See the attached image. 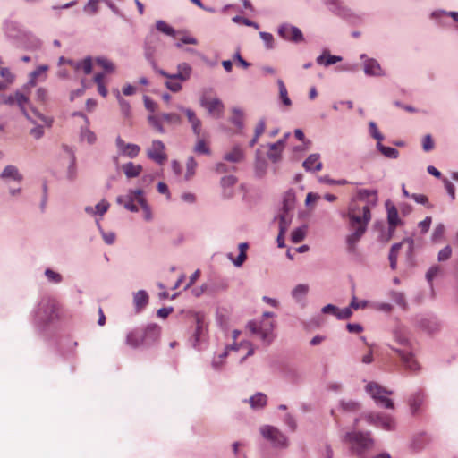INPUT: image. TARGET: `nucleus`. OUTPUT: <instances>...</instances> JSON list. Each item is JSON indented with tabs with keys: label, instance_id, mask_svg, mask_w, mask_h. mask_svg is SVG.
Segmentation results:
<instances>
[{
	"label": "nucleus",
	"instance_id": "1",
	"mask_svg": "<svg viewBox=\"0 0 458 458\" xmlns=\"http://www.w3.org/2000/svg\"><path fill=\"white\" fill-rule=\"evenodd\" d=\"M60 318L59 303L50 295L40 296L30 312L33 327L40 334L48 331Z\"/></svg>",
	"mask_w": 458,
	"mask_h": 458
},
{
	"label": "nucleus",
	"instance_id": "2",
	"mask_svg": "<svg viewBox=\"0 0 458 458\" xmlns=\"http://www.w3.org/2000/svg\"><path fill=\"white\" fill-rule=\"evenodd\" d=\"M392 334L394 342L399 344V347L390 345L391 350L398 354L406 370L418 374L421 369V366L414 356L408 327L398 323L394 327Z\"/></svg>",
	"mask_w": 458,
	"mask_h": 458
},
{
	"label": "nucleus",
	"instance_id": "3",
	"mask_svg": "<svg viewBox=\"0 0 458 458\" xmlns=\"http://www.w3.org/2000/svg\"><path fill=\"white\" fill-rule=\"evenodd\" d=\"M349 218L350 228L352 230L345 238L347 245V251L349 253H355L357 244L367 231L368 224L371 220V212L369 206L362 208V216L355 215L350 211L347 215Z\"/></svg>",
	"mask_w": 458,
	"mask_h": 458
},
{
	"label": "nucleus",
	"instance_id": "4",
	"mask_svg": "<svg viewBox=\"0 0 458 458\" xmlns=\"http://www.w3.org/2000/svg\"><path fill=\"white\" fill-rule=\"evenodd\" d=\"M161 333V327L157 324H148L144 328H135L126 336V344L132 348L150 347L154 345Z\"/></svg>",
	"mask_w": 458,
	"mask_h": 458
},
{
	"label": "nucleus",
	"instance_id": "5",
	"mask_svg": "<svg viewBox=\"0 0 458 458\" xmlns=\"http://www.w3.org/2000/svg\"><path fill=\"white\" fill-rule=\"evenodd\" d=\"M343 441L349 445L352 454L359 458H365L374 446V439L369 432H361L355 429L346 432Z\"/></svg>",
	"mask_w": 458,
	"mask_h": 458
},
{
	"label": "nucleus",
	"instance_id": "6",
	"mask_svg": "<svg viewBox=\"0 0 458 458\" xmlns=\"http://www.w3.org/2000/svg\"><path fill=\"white\" fill-rule=\"evenodd\" d=\"M365 391L371 396L377 406L386 409H394V402L387 397V395H391L393 394V391L382 387L375 382H369L367 384Z\"/></svg>",
	"mask_w": 458,
	"mask_h": 458
},
{
	"label": "nucleus",
	"instance_id": "7",
	"mask_svg": "<svg viewBox=\"0 0 458 458\" xmlns=\"http://www.w3.org/2000/svg\"><path fill=\"white\" fill-rule=\"evenodd\" d=\"M364 419L369 425L382 428L386 430H394L395 428V421L394 418L384 413L369 412L360 417H356L353 422V428H355L360 420Z\"/></svg>",
	"mask_w": 458,
	"mask_h": 458
},
{
	"label": "nucleus",
	"instance_id": "8",
	"mask_svg": "<svg viewBox=\"0 0 458 458\" xmlns=\"http://www.w3.org/2000/svg\"><path fill=\"white\" fill-rule=\"evenodd\" d=\"M261 436L269 441L275 448L284 449L289 445L286 435L279 428L270 425H264L259 428Z\"/></svg>",
	"mask_w": 458,
	"mask_h": 458
},
{
	"label": "nucleus",
	"instance_id": "9",
	"mask_svg": "<svg viewBox=\"0 0 458 458\" xmlns=\"http://www.w3.org/2000/svg\"><path fill=\"white\" fill-rule=\"evenodd\" d=\"M159 41V37L154 31L151 30L146 36L143 42L144 57L156 72H157L158 70L160 69L158 68L157 62L156 60V55Z\"/></svg>",
	"mask_w": 458,
	"mask_h": 458
},
{
	"label": "nucleus",
	"instance_id": "10",
	"mask_svg": "<svg viewBox=\"0 0 458 458\" xmlns=\"http://www.w3.org/2000/svg\"><path fill=\"white\" fill-rule=\"evenodd\" d=\"M275 323L273 321H250L247 328L254 335H257L265 344H270L274 339L273 331Z\"/></svg>",
	"mask_w": 458,
	"mask_h": 458
},
{
	"label": "nucleus",
	"instance_id": "11",
	"mask_svg": "<svg viewBox=\"0 0 458 458\" xmlns=\"http://www.w3.org/2000/svg\"><path fill=\"white\" fill-rule=\"evenodd\" d=\"M30 102L28 97L19 90H16L14 95H5L3 93L0 105L14 106L17 105L22 114L30 122L35 123L31 115L29 114L26 105Z\"/></svg>",
	"mask_w": 458,
	"mask_h": 458
},
{
	"label": "nucleus",
	"instance_id": "12",
	"mask_svg": "<svg viewBox=\"0 0 458 458\" xmlns=\"http://www.w3.org/2000/svg\"><path fill=\"white\" fill-rule=\"evenodd\" d=\"M190 342L191 346L198 351L206 349L208 345V328L204 320L199 316L196 318V327Z\"/></svg>",
	"mask_w": 458,
	"mask_h": 458
},
{
	"label": "nucleus",
	"instance_id": "13",
	"mask_svg": "<svg viewBox=\"0 0 458 458\" xmlns=\"http://www.w3.org/2000/svg\"><path fill=\"white\" fill-rule=\"evenodd\" d=\"M413 323L420 330L428 334H433L440 328L437 318L431 313L416 315L413 318Z\"/></svg>",
	"mask_w": 458,
	"mask_h": 458
},
{
	"label": "nucleus",
	"instance_id": "14",
	"mask_svg": "<svg viewBox=\"0 0 458 458\" xmlns=\"http://www.w3.org/2000/svg\"><path fill=\"white\" fill-rule=\"evenodd\" d=\"M360 59L362 61L363 72L368 77H384L386 72L375 58L369 57L366 54H360Z\"/></svg>",
	"mask_w": 458,
	"mask_h": 458
},
{
	"label": "nucleus",
	"instance_id": "15",
	"mask_svg": "<svg viewBox=\"0 0 458 458\" xmlns=\"http://www.w3.org/2000/svg\"><path fill=\"white\" fill-rule=\"evenodd\" d=\"M143 197V191L141 189L129 190L126 195H120L116 198V202L131 211L138 212L139 208L135 202L138 203V199Z\"/></svg>",
	"mask_w": 458,
	"mask_h": 458
},
{
	"label": "nucleus",
	"instance_id": "16",
	"mask_svg": "<svg viewBox=\"0 0 458 458\" xmlns=\"http://www.w3.org/2000/svg\"><path fill=\"white\" fill-rule=\"evenodd\" d=\"M278 34L284 40L292 41L296 44L304 41L301 30L298 27L288 23H284L279 26Z\"/></svg>",
	"mask_w": 458,
	"mask_h": 458
},
{
	"label": "nucleus",
	"instance_id": "17",
	"mask_svg": "<svg viewBox=\"0 0 458 458\" xmlns=\"http://www.w3.org/2000/svg\"><path fill=\"white\" fill-rule=\"evenodd\" d=\"M191 66L188 63H181L177 65V72L175 73H169L163 69H159L157 73L168 80L186 81L191 78Z\"/></svg>",
	"mask_w": 458,
	"mask_h": 458
},
{
	"label": "nucleus",
	"instance_id": "18",
	"mask_svg": "<svg viewBox=\"0 0 458 458\" xmlns=\"http://www.w3.org/2000/svg\"><path fill=\"white\" fill-rule=\"evenodd\" d=\"M147 156L157 165H163L167 159L165 144L159 140H154L147 150Z\"/></svg>",
	"mask_w": 458,
	"mask_h": 458
},
{
	"label": "nucleus",
	"instance_id": "19",
	"mask_svg": "<svg viewBox=\"0 0 458 458\" xmlns=\"http://www.w3.org/2000/svg\"><path fill=\"white\" fill-rule=\"evenodd\" d=\"M199 104L202 107L207 109L210 115H213L216 118H220L222 116L225 106L219 98H215L213 99H208L205 95H203L199 99Z\"/></svg>",
	"mask_w": 458,
	"mask_h": 458
},
{
	"label": "nucleus",
	"instance_id": "20",
	"mask_svg": "<svg viewBox=\"0 0 458 458\" xmlns=\"http://www.w3.org/2000/svg\"><path fill=\"white\" fill-rule=\"evenodd\" d=\"M177 108H178V110H180L186 115L187 120H188L189 123L191 124L193 134L197 138L201 136L202 123H201L200 119L198 118V116L196 115V113L192 109L184 107L182 106H178Z\"/></svg>",
	"mask_w": 458,
	"mask_h": 458
},
{
	"label": "nucleus",
	"instance_id": "21",
	"mask_svg": "<svg viewBox=\"0 0 458 458\" xmlns=\"http://www.w3.org/2000/svg\"><path fill=\"white\" fill-rule=\"evenodd\" d=\"M426 400V394L422 390L412 393L408 399V405L413 416L421 412L422 405Z\"/></svg>",
	"mask_w": 458,
	"mask_h": 458
},
{
	"label": "nucleus",
	"instance_id": "22",
	"mask_svg": "<svg viewBox=\"0 0 458 458\" xmlns=\"http://www.w3.org/2000/svg\"><path fill=\"white\" fill-rule=\"evenodd\" d=\"M290 133H286L282 139L278 140L274 143H269V152L267 153V157L273 163H277L280 161L282 157V151L284 146L285 144L286 139L289 137Z\"/></svg>",
	"mask_w": 458,
	"mask_h": 458
},
{
	"label": "nucleus",
	"instance_id": "23",
	"mask_svg": "<svg viewBox=\"0 0 458 458\" xmlns=\"http://www.w3.org/2000/svg\"><path fill=\"white\" fill-rule=\"evenodd\" d=\"M360 410V404L357 401L352 399H342L339 401V405L336 410H331V414L336 418L335 411H340L344 413L355 414ZM337 419H335L336 420Z\"/></svg>",
	"mask_w": 458,
	"mask_h": 458
},
{
	"label": "nucleus",
	"instance_id": "24",
	"mask_svg": "<svg viewBox=\"0 0 458 458\" xmlns=\"http://www.w3.org/2000/svg\"><path fill=\"white\" fill-rule=\"evenodd\" d=\"M385 205L387 212L389 231L390 233H393L396 229L397 225L401 224V220L398 216V209L391 200H386Z\"/></svg>",
	"mask_w": 458,
	"mask_h": 458
},
{
	"label": "nucleus",
	"instance_id": "25",
	"mask_svg": "<svg viewBox=\"0 0 458 458\" xmlns=\"http://www.w3.org/2000/svg\"><path fill=\"white\" fill-rule=\"evenodd\" d=\"M309 292V285L305 284H297L291 292L292 298L301 308L306 306L305 298Z\"/></svg>",
	"mask_w": 458,
	"mask_h": 458
},
{
	"label": "nucleus",
	"instance_id": "26",
	"mask_svg": "<svg viewBox=\"0 0 458 458\" xmlns=\"http://www.w3.org/2000/svg\"><path fill=\"white\" fill-rule=\"evenodd\" d=\"M149 301V296L145 290H139L133 293V305L137 313L141 312Z\"/></svg>",
	"mask_w": 458,
	"mask_h": 458
},
{
	"label": "nucleus",
	"instance_id": "27",
	"mask_svg": "<svg viewBox=\"0 0 458 458\" xmlns=\"http://www.w3.org/2000/svg\"><path fill=\"white\" fill-rule=\"evenodd\" d=\"M244 403H249L251 409L257 411L263 409L267 403V396L262 392H257L251 395L248 400H243Z\"/></svg>",
	"mask_w": 458,
	"mask_h": 458
},
{
	"label": "nucleus",
	"instance_id": "28",
	"mask_svg": "<svg viewBox=\"0 0 458 458\" xmlns=\"http://www.w3.org/2000/svg\"><path fill=\"white\" fill-rule=\"evenodd\" d=\"M319 154H310L302 164L303 168L307 172H317L322 169V163L319 161Z\"/></svg>",
	"mask_w": 458,
	"mask_h": 458
},
{
	"label": "nucleus",
	"instance_id": "29",
	"mask_svg": "<svg viewBox=\"0 0 458 458\" xmlns=\"http://www.w3.org/2000/svg\"><path fill=\"white\" fill-rule=\"evenodd\" d=\"M327 9L339 17H345L348 14V9L342 5L339 0H322Z\"/></svg>",
	"mask_w": 458,
	"mask_h": 458
},
{
	"label": "nucleus",
	"instance_id": "30",
	"mask_svg": "<svg viewBox=\"0 0 458 458\" xmlns=\"http://www.w3.org/2000/svg\"><path fill=\"white\" fill-rule=\"evenodd\" d=\"M342 59V56L331 55L327 49H325L323 53L316 58V63L318 65L327 67L341 62Z\"/></svg>",
	"mask_w": 458,
	"mask_h": 458
},
{
	"label": "nucleus",
	"instance_id": "31",
	"mask_svg": "<svg viewBox=\"0 0 458 458\" xmlns=\"http://www.w3.org/2000/svg\"><path fill=\"white\" fill-rule=\"evenodd\" d=\"M295 192L293 190H288L283 197V205L280 212L293 214L295 208Z\"/></svg>",
	"mask_w": 458,
	"mask_h": 458
},
{
	"label": "nucleus",
	"instance_id": "32",
	"mask_svg": "<svg viewBox=\"0 0 458 458\" xmlns=\"http://www.w3.org/2000/svg\"><path fill=\"white\" fill-rule=\"evenodd\" d=\"M0 178L4 180L12 179L15 182H21L23 176L15 165H8L4 168V170L0 174Z\"/></svg>",
	"mask_w": 458,
	"mask_h": 458
},
{
	"label": "nucleus",
	"instance_id": "33",
	"mask_svg": "<svg viewBox=\"0 0 458 458\" xmlns=\"http://www.w3.org/2000/svg\"><path fill=\"white\" fill-rule=\"evenodd\" d=\"M244 157V152L239 145L233 146L232 150L225 153L223 157L225 161L231 163H240L243 161Z\"/></svg>",
	"mask_w": 458,
	"mask_h": 458
},
{
	"label": "nucleus",
	"instance_id": "34",
	"mask_svg": "<svg viewBox=\"0 0 458 458\" xmlns=\"http://www.w3.org/2000/svg\"><path fill=\"white\" fill-rule=\"evenodd\" d=\"M125 176L129 179L138 177L143 170L141 165H136L132 162L125 163L122 165Z\"/></svg>",
	"mask_w": 458,
	"mask_h": 458
},
{
	"label": "nucleus",
	"instance_id": "35",
	"mask_svg": "<svg viewBox=\"0 0 458 458\" xmlns=\"http://www.w3.org/2000/svg\"><path fill=\"white\" fill-rule=\"evenodd\" d=\"M267 163L265 158L259 156V150L256 152L255 159V174L257 177L261 178L266 174Z\"/></svg>",
	"mask_w": 458,
	"mask_h": 458
},
{
	"label": "nucleus",
	"instance_id": "36",
	"mask_svg": "<svg viewBox=\"0 0 458 458\" xmlns=\"http://www.w3.org/2000/svg\"><path fill=\"white\" fill-rule=\"evenodd\" d=\"M44 276L47 282L50 284H59L64 281V276L59 272L50 267L45 269Z\"/></svg>",
	"mask_w": 458,
	"mask_h": 458
},
{
	"label": "nucleus",
	"instance_id": "37",
	"mask_svg": "<svg viewBox=\"0 0 458 458\" xmlns=\"http://www.w3.org/2000/svg\"><path fill=\"white\" fill-rule=\"evenodd\" d=\"M376 148L386 157L389 159H397L399 157V151L392 147H386L382 142H377Z\"/></svg>",
	"mask_w": 458,
	"mask_h": 458
},
{
	"label": "nucleus",
	"instance_id": "38",
	"mask_svg": "<svg viewBox=\"0 0 458 458\" xmlns=\"http://www.w3.org/2000/svg\"><path fill=\"white\" fill-rule=\"evenodd\" d=\"M48 69L47 65H39L37 67L34 71H32L29 75V81L26 84H24L23 89H29L31 87H34L36 85V80L37 78L44 72H46Z\"/></svg>",
	"mask_w": 458,
	"mask_h": 458
},
{
	"label": "nucleus",
	"instance_id": "39",
	"mask_svg": "<svg viewBox=\"0 0 458 458\" xmlns=\"http://www.w3.org/2000/svg\"><path fill=\"white\" fill-rule=\"evenodd\" d=\"M155 27L157 31H159L168 37L174 38L177 34V31L175 30V29L174 27H172L171 25H169L168 23H166L163 20L157 21Z\"/></svg>",
	"mask_w": 458,
	"mask_h": 458
},
{
	"label": "nucleus",
	"instance_id": "40",
	"mask_svg": "<svg viewBox=\"0 0 458 458\" xmlns=\"http://www.w3.org/2000/svg\"><path fill=\"white\" fill-rule=\"evenodd\" d=\"M388 296L403 310H408V303L403 293L397 291H390Z\"/></svg>",
	"mask_w": 458,
	"mask_h": 458
},
{
	"label": "nucleus",
	"instance_id": "41",
	"mask_svg": "<svg viewBox=\"0 0 458 458\" xmlns=\"http://www.w3.org/2000/svg\"><path fill=\"white\" fill-rule=\"evenodd\" d=\"M293 214L280 212L276 217L279 220V231L281 233H286L293 220Z\"/></svg>",
	"mask_w": 458,
	"mask_h": 458
},
{
	"label": "nucleus",
	"instance_id": "42",
	"mask_svg": "<svg viewBox=\"0 0 458 458\" xmlns=\"http://www.w3.org/2000/svg\"><path fill=\"white\" fill-rule=\"evenodd\" d=\"M442 272V269L441 267L438 266V265H433L431 266L426 275H425V277H426V280L431 289V291L433 292L434 291V288H433V280L435 279V277H437L440 273Z\"/></svg>",
	"mask_w": 458,
	"mask_h": 458
},
{
	"label": "nucleus",
	"instance_id": "43",
	"mask_svg": "<svg viewBox=\"0 0 458 458\" xmlns=\"http://www.w3.org/2000/svg\"><path fill=\"white\" fill-rule=\"evenodd\" d=\"M402 247V242L394 243L390 249L389 254H388V259L390 262V267L392 270L396 269L397 267V254L398 250Z\"/></svg>",
	"mask_w": 458,
	"mask_h": 458
},
{
	"label": "nucleus",
	"instance_id": "44",
	"mask_svg": "<svg viewBox=\"0 0 458 458\" xmlns=\"http://www.w3.org/2000/svg\"><path fill=\"white\" fill-rule=\"evenodd\" d=\"M233 115L231 117L230 121L231 123L235 125L238 129H242L244 127L243 123V112L238 107L233 108Z\"/></svg>",
	"mask_w": 458,
	"mask_h": 458
},
{
	"label": "nucleus",
	"instance_id": "45",
	"mask_svg": "<svg viewBox=\"0 0 458 458\" xmlns=\"http://www.w3.org/2000/svg\"><path fill=\"white\" fill-rule=\"evenodd\" d=\"M193 150L197 154L208 155V156L211 154V150H210L209 147L207 145L205 140L203 138H201V136L197 138V141H196Z\"/></svg>",
	"mask_w": 458,
	"mask_h": 458
},
{
	"label": "nucleus",
	"instance_id": "46",
	"mask_svg": "<svg viewBox=\"0 0 458 458\" xmlns=\"http://www.w3.org/2000/svg\"><path fill=\"white\" fill-rule=\"evenodd\" d=\"M28 112L31 115L33 120L35 121V123H33L34 124L37 123V121H36V118H37V119L42 121L48 127H50L52 125L53 119L50 117L45 116L44 114L39 113L37 109H35L34 107H30V110H28Z\"/></svg>",
	"mask_w": 458,
	"mask_h": 458
},
{
	"label": "nucleus",
	"instance_id": "47",
	"mask_svg": "<svg viewBox=\"0 0 458 458\" xmlns=\"http://www.w3.org/2000/svg\"><path fill=\"white\" fill-rule=\"evenodd\" d=\"M197 165H198V163L195 160L194 157L190 156L186 161V173L184 175L186 181H189L190 179H191L192 176L195 174V170H196Z\"/></svg>",
	"mask_w": 458,
	"mask_h": 458
},
{
	"label": "nucleus",
	"instance_id": "48",
	"mask_svg": "<svg viewBox=\"0 0 458 458\" xmlns=\"http://www.w3.org/2000/svg\"><path fill=\"white\" fill-rule=\"evenodd\" d=\"M100 3L101 0H89L83 6V12L90 16L95 15L98 12Z\"/></svg>",
	"mask_w": 458,
	"mask_h": 458
},
{
	"label": "nucleus",
	"instance_id": "49",
	"mask_svg": "<svg viewBox=\"0 0 458 458\" xmlns=\"http://www.w3.org/2000/svg\"><path fill=\"white\" fill-rule=\"evenodd\" d=\"M115 96H116V99L119 103L122 114L124 116L128 117L131 114V105H130L129 101H127L121 96L119 90H116Z\"/></svg>",
	"mask_w": 458,
	"mask_h": 458
},
{
	"label": "nucleus",
	"instance_id": "50",
	"mask_svg": "<svg viewBox=\"0 0 458 458\" xmlns=\"http://www.w3.org/2000/svg\"><path fill=\"white\" fill-rule=\"evenodd\" d=\"M140 151V148L139 145L133 144V143H128V145H126V148H124L123 151L120 155L128 157L130 158H135L136 157H138Z\"/></svg>",
	"mask_w": 458,
	"mask_h": 458
},
{
	"label": "nucleus",
	"instance_id": "51",
	"mask_svg": "<svg viewBox=\"0 0 458 458\" xmlns=\"http://www.w3.org/2000/svg\"><path fill=\"white\" fill-rule=\"evenodd\" d=\"M306 235V225L295 228L291 233V241L293 243L301 242Z\"/></svg>",
	"mask_w": 458,
	"mask_h": 458
},
{
	"label": "nucleus",
	"instance_id": "52",
	"mask_svg": "<svg viewBox=\"0 0 458 458\" xmlns=\"http://www.w3.org/2000/svg\"><path fill=\"white\" fill-rule=\"evenodd\" d=\"M74 68L76 70L82 69L85 74H89L92 72V61L91 57L88 56L83 59L81 62H78L74 64Z\"/></svg>",
	"mask_w": 458,
	"mask_h": 458
},
{
	"label": "nucleus",
	"instance_id": "53",
	"mask_svg": "<svg viewBox=\"0 0 458 458\" xmlns=\"http://www.w3.org/2000/svg\"><path fill=\"white\" fill-rule=\"evenodd\" d=\"M162 118L159 115L150 114L148 117V123L161 134L165 132L164 126L161 123Z\"/></svg>",
	"mask_w": 458,
	"mask_h": 458
},
{
	"label": "nucleus",
	"instance_id": "54",
	"mask_svg": "<svg viewBox=\"0 0 458 458\" xmlns=\"http://www.w3.org/2000/svg\"><path fill=\"white\" fill-rule=\"evenodd\" d=\"M81 138L82 140H86L89 144H93L97 140L96 134L88 127L81 128Z\"/></svg>",
	"mask_w": 458,
	"mask_h": 458
},
{
	"label": "nucleus",
	"instance_id": "55",
	"mask_svg": "<svg viewBox=\"0 0 458 458\" xmlns=\"http://www.w3.org/2000/svg\"><path fill=\"white\" fill-rule=\"evenodd\" d=\"M160 117L170 124H180L182 122L181 116L175 113H162Z\"/></svg>",
	"mask_w": 458,
	"mask_h": 458
},
{
	"label": "nucleus",
	"instance_id": "56",
	"mask_svg": "<svg viewBox=\"0 0 458 458\" xmlns=\"http://www.w3.org/2000/svg\"><path fill=\"white\" fill-rule=\"evenodd\" d=\"M369 132L373 139L377 140V142H382L384 140V135L378 131L377 123L373 121L369 123Z\"/></svg>",
	"mask_w": 458,
	"mask_h": 458
},
{
	"label": "nucleus",
	"instance_id": "57",
	"mask_svg": "<svg viewBox=\"0 0 458 458\" xmlns=\"http://www.w3.org/2000/svg\"><path fill=\"white\" fill-rule=\"evenodd\" d=\"M318 182L328 185H345L351 183L345 179L335 180L331 179L328 175H323L318 177Z\"/></svg>",
	"mask_w": 458,
	"mask_h": 458
},
{
	"label": "nucleus",
	"instance_id": "58",
	"mask_svg": "<svg viewBox=\"0 0 458 458\" xmlns=\"http://www.w3.org/2000/svg\"><path fill=\"white\" fill-rule=\"evenodd\" d=\"M283 422L292 432L297 429V421L292 413H286L283 417Z\"/></svg>",
	"mask_w": 458,
	"mask_h": 458
},
{
	"label": "nucleus",
	"instance_id": "59",
	"mask_svg": "<svg viewBox=\"0 0 458 458\" xmlns=\"http://www.w3.org/2000/svg\"><path fill=\"white\" fill-rule=\"evenodd\" d=\"M97 225L105 242L108 245L113 244L115 241V233L114 232H105L98 222H97Z\"/></svg>",
	"mask_w": 458,
	"mask_h": 458
},
{
	"label": "nucleus",
	"instance_id": "60",
	"mask_svg": "<svg viewBox=\"0 0 458 458\" xmlns=\"http://www.w3.org/2000/svg\"><path fill=\"white\" fill-rule=\"evenodd\" d=\"M452 256V248L450 245H446L441 249L437 254V260L439 262H445L448 260Z\"/></svg>",
	"mask_w": 458,
	"mask_h": 458
},
{
	"label": "nucleus",
	"instance_id": "61",
	"mask_svg": "<svg viewBox=\"0 0 458 458\" xmlns=\"http://www.w3.org/2000/svg\"><path fill=\"white\" fill-rule=\"evenodd\" d=\"M259 36L263 40L267 49L274 48V37L271 33L261 31L259 32Z\"/></svg>",
	"mask_w": 458,
	"mask_h": 458
},
{
	"label": "nucleus",
	"instance_id": "62",
	"mask_svg": "<svg viewBox=\"0 0 458 458\" xmlns=\"http://www.w3.org/2000/svg\"><path fill=\"white\" fill-rule=\"evenodd\" d=\"M0 76L4 79V81L7 86L14 81L15 76L13 74L11 70L7 67H3L0 69Z\"/></svg>",
	"mask_w": 458,
	"mask_h": 458
},
{
	"label": "nucleus",
	"instance_id": "63",
	"mask_svg": "<svg viewBox=\"0 0 458 458\" xmlns=\"http://www.w3.org/2000/svg\"><path fill=\"white\" fill-rule=\"evenodd\" d=\"M96 63L108 72H113L114 69L113 63L105 57H97Z\"/></svg>",
	"mask_w": 458,
	"mask_h": 458
},
{
	"label": "nucleus",
	"instance_id": "64",
	"mask_svg": "<svg viewBox=\"0 0 458 458\" xmlns=\"http://www.w3.org/2000/svg\"><path fill=\"white\" fill-rule=\"evenodd\" d=\"M237 182V178L234 175H225L221 178L220 184L225 190L226 188L233 187Z\"/></svg>",
	"mask_w": 458,
	"mask_h": 458
}]
</instances>
